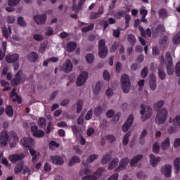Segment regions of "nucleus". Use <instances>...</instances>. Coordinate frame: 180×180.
Listing matches in <instances>:
<instances>
[{
    "label": "nucleus",
    "mask_w": 180,
    "mask_h": 180,
    "mask_svg": "<svg viewBox=\"0 0 180 180\" xmlns=\"http://www.w3.org/2000/svg\"><path fill=\"white\" fill-rule=\"evenodd\" d=\"M50 160L52 164H55V165H63L64 164V159L60 155H51Z\"/></svg>",
    "instance_id": "nucleus-14"
},
{
    "label": "nucleus",
    "mask_w": 180,
    "mask_h": 180,
    "mask_svg": "<svg viewBox=\"0 0 180 180\" xmlns=\"http://www.w3.org/2000/svg\"><path fill=\"white\" fill-rule=\"evenodd\" d=\"M166 60L167 61V64L173 63H172V55L171 54V52L166 53Z\"/></svg>",
    "instance_id": "nucleus-56"
},
{
    "label": "nucleus",
    "mask_w": 180,
    "mask_h": 180,
    "mask_svg": "<svg viewBox=\"0 0 180 180\" xmlns=\"http://www.w3.org/2000/svg\"><path fill=\"white\" fill-rule=\"evenodd\" d=\"M102 172H103V169H98L94 174V175H91V169H86L84 174L86 176L82 177V180H98L99 176H102Z\"/></svg>",
    "instance_id": "nucleus-3"
},
{
    "label": "nucleus",
    "mask_w": 180,
    "mask_h": 180,
    "mask_svg": "<svg viewBox=\"0 0 180 180\" xmlns=\"http://www.w3.org/2000/svg\"><path fill=\"white\" fill-rule=\"evenodd\" d=\"M103 77L105 81H110V74L108 72V70H104Z\"/></svg>",
    "instance_id": "nucleus-57"
},
{
    "label": "nucleus",
    "mask_w": 180,
    "mask_h": 180,
    "mask_svg": "<svg viewBox=\"0 0 180 180\" xmlns=\"http://www.w3.org/2000/svg\"><path fill=\"white\" fill-rule=\"evenodd\" d=\"M39 159H40V153H39V152H38V153H36L35 155H34L32 156V162L34 163L37 162Z\"/></svg>",
    "instance_id": "nucleus-62"
},
{
    "label": "nucleus",
    "mask_w": 180,
    "mask_h": 180,
    "mask_svg": "<svg viewBox=\"0 0 180 180\" xmlns=\"http://www.w3.org/2000/svg\"><path fill=\"white\" fill-rule=\"evenodd\" d=\"M129 162H130V160H129L128 158H124L122 159V160L120 162L119 166L115 169V172H120V171L124 169V168L127 167Z\"/></svg>",
    "instance_id": "nucleus-12"
},
{
    "label": "nucleus",
    "mask_w": 180,
    "mask_h": 180,
    "mask_svg": "<svg viewBox=\"0 0 180 180\" xmlns=\"http://www.w3.org/2000/svg\"><path fill=\"white\" fill-rule=\"evenodd\" d=\"M94 115L96 116V117H99V116H101V115H102V107H101L100 105L94 108Z\"/></svg>",
    "instance_id": "nucleus-47"
},
{
    "label": "nucleus",
    "mask_w": 180,
    "mask_h": 180,
    "mask_svg": "<svg viewBox=\"0 0 180 180\" xmlns=\"http://www.w3.org/2000/svg\"><path fill=\"white\" fill-rule=\"evenodd\" d=\"M178 127H169V129H167V133L169 134H174V133H176L178 131Z\"/></svg>",
    "instance_id": "nucleus-55"
},
{
    "label": "nucleus",
    "mask_w": 180,
    "mask_h": 180,
    "mask_svg": "<svg viewBox=\"0 0 180 180\" xmlns=\"http://www.w3.org/2000/svg\"><path fill=\"white\" fill-rule=\"evenodd\" d=\"M98 56L100 58H105L108 56V47L105 45V39H101L98 41Z\"/></svg>",
    "instance_id": "nucleus-5"
},
{
    "label": "nucleus",
    "mask_w": 180,
    "mask_h": 180,
    "mask_svg": "<svg viewBox=\"0 0 180 180\" xmlns=\"http://www.w3.org/2000/svg\"><path fill=\"white\" fill-rule=\"evenodd\" d=\"M160 150H161L160 143H158V141H156L153 146V153H154L155 154H158V153H160Z\"/></svg>",
    "instance_id": "nucleus-44"
},
{
    "label": "nucleus",
    "mask_w": 180,
    "mask_h": 180,
    "mask_svg": "<svg viewBox=\"0 0 180 180\" xmlns=\"http://www.w3.org/2000/svg\"><path fill=\"white\" fill-rule=\"evenodd\" d=\"M92 115H94V110L90 109L84 117L85 120H91L92 119Z\"/></svg>",
    "instance_id": "nucleus-52"
},
{
    "label": "nucleus",
    "mask_w": 180,
    "mask_h": 180,
    "mask_svg": "<svg viewBox=\"0 0 180 180\" xmlns=\"http://www.w3.org/2000/svg\"><path fill=\"white\" fill-rule=\"evenodd\" d=\"M79 162H81V159H79V157L75 155L69 161L68 166L73 167L74 164H79Z\"/></svg>",
    "instance_id": "nucleus-31"
},
{
    "label": "nucleus",
    "mask_w": 180,
    "mask_h": 180,
    "mask_svg": "<svg viewBox=\"0 0 180 180\" xmlns=\"http://www.w3.org/2000/svg\"><path fill=\"white\" fill-rule=\"evenodd\" d=\"M127 41H129V44H131V46H135L137 39H136V36H134V34H129L127 37Z\"/></svg>",
    "instance_id": "nucleus-36"
},
{
    "label": "nucleus",
    "mask_w": 180,
    "mask_h": 180,
    "mask_svg": "<svg viewBox=\"0 0 180 180\" xmlns=\"http://www.w3.org/2000/svg\"><path fill=\"white\" fill-rule=\"evenodd\" d=\"M111 160H112V155L110 153H107L101 159V164L103 165H106V164H108V162H110Z\"/></svg>",
    "instance_id": "nucleus-32"
},
{
    "label": "nucleus",
    "mask_w": 180,
    "mask_h": 180,
    "mask_svg": "<svg viewBox=\"0 0 180 180\" xmlns=\"http://www.w3.org/2000/svg\"><path fill=\"white\" fill-rule=\"evenodd\" d=\"M86 61L88 64H92L95 61V55L94 53H87L85 56Z\"/></svg>",
    "instance_id": "nucleus-37"
},
{
    "label": "nucleus",
    "mask_w": 180,
    "mask_h": 180,
    "mask_svg": "<svg viewBox=\"0 0 180 180\" xmlns=\"http://www.w3.org/2000/svg\"><path fill=\"white\" fill-rule=\"evenodd\" d=\"M13 96H15L16 98H13V102H17L18 105H20L22 103V97L16 94V89L15 88L10 93V98H13Z\"/></svg>",
    "instance_id": "nucleus-17"
},
{
    "label": "nucleus",
    "mask_w": 180,
    "mask_h": 180,
    "mask_svg": "<svg viewBox=\"0 0 180 180\" xmlns=\"http://www.w3.org/2000/svg\"><path fill=\"white\" fill-rule=\"evenodd\" d=\"M23 154H15L11 156V162L13 164H16L18 161H20L21 160H23Z\"/></svg>",
    "instance_id": "nucleus-26"
},
{
    "label": "nucleus",
    "mask_w": 180,
    "mask_h": 180,
    "mask_svg": "<svg viewBox=\"0 0 180 180\" xmlns=\"http://www.w3.org/2000/svg\"><path fill=\"white\" fill-rule=\"evenodd\" d=\"M121 85L122 86L124 94H129L131 87L130 77L127 74H124L121 77Z\"/></svg>",
    "instance_id": "nucleus-2"
},
{
    "label": "nucleus",
    "mask_w": 180,
    "mask_h": 180,
    "mask_svg": "<svg viewBox=\"0 0 180 180\" xmlns=\"http://www.w3.org/2000/svg\"><path fill=\"white\" fill-rule=\"evenodd\" d=\"M156 32L158 33H162L163 32H165V27L162 24H159L156 27Z\"/></svg>",
    "instance_id": "nucleus-54"
},
{
    "label": "nucleus",
    "mask_w": 180,
    "mask_h": 180,
    "mask_svg": "<svg viewBox=\"0 0 180 180\" xmlns=\"http://www.w3.org/2000/svg\"><path fill=\"white\" fill-rule=\"evenodd\" d=\"M20 143L22 146L25 148H30V147H33V144H34V141L32 138L25 137L20 140Z\"/></svg>",
    "instance_id": "nucleus-8"
},
{
    "label": "nucleus",
    "mask_w": 180,
    "mask_h": 180,
    "mask_svg": "<svg viewBox=\"0 0 180 180\" xmlns=\"http://www.w3.org/2000/svg\"><path fill=\"white\" fill-rule=\"evenodd\" d=\"M18 23L20 26H22V27H26V26H27V23L26 22V21H25L23 17L18 18Z\"/></svg>",
    "instance_id": "nucleus-49"
},
{
    "label": "nucleus",
    "mask_w": 180,
    "mask_h": 180,
    "mask_svg": "<svg viewBox=\"0 0 180 180\" xmlns=\"http://www.w3.org/2000/svg\"><path fill=\"white\" fill-rule=\"evenodd\" d=\"M158 77L162 81H164L167 78V73H165L164 69L158 68Z\"/></svg>",
    "instance_id": "nucleus-41"
},
{
    "label": "nucleus",
    "mask_w": 180,
    "mask_h": 180,
    "mask_svg": "<svg viewBox=\"0 0 180 180\" xmlns=\"http://www.w3.org/2000/svg\"><path fill=\"white\" fill-rule=\"evenodd\" d=\"M33 19L37 25H44L46 20H47V15L41 14L34 15Z\"/></svg>",
    "instance_id": "nucleus-9"
},
{
    "label": "nucleus",
    "mask_w": 180,
    "mask_h": 180,
    "mask_svg": "<svg viewBox=\"0 0 180 180\" xmlns=\"http://www.w3.org/2000/svg\"><path fill=\"white\" fill-rule=\"evenodd\" d=\"M98 158H99V155L98 154H92L89 157V158L86 162L83 161L82 164L84 167H86L88 164H91V162H94V161Z\"/></svg>",
    "instance_id": "nucleus-20"
},
{
    "label": "nucleus",
    "mask_w": 180,
    "mask_h": 180,
    "mask_svg": "<svg viewBox=\"0 0 180 180\" xmlns=\"http://www.w3.org/2000/svg\"><path fill=\"white\" fill-rule=\"evenodd\" d=\"M30 172H32V169H30V167L25 166L22 168V174L23 175H26V174H28V175H30Z\"/></svg>",
    "instance_id": "nucleus-60"
},
{
    "label": "nucleus",
    "mask_w": 180,
    "mask_h": 180,
    "mask_svg": "<svg viewBox=\"0 0 180 180\" xmlns=\"http://www.w3.org/2000/svg\"><path fill=\"white\" fill-rule=\"evenodd\" d=\"M77 49V43L75 41H69L66 46V50L68 53H72Z\"/></svg>",
    "instance_id": "nucleus-23"
},
{
    "label": "nucleus",
    "mask_w": 180,
    "mask_h": 180,
    "mask_svg": "<svg viewBox=\"0 0 180 180\" xmlns=\"http://www.w3.org/2000/svg\"><path fill=\"white\" fill-rule=\"evenodd\" d=\"M10 136H11V137L13 139V142L10 143V147L11 148H13L16 146V143L19 141V139L18 138V135L15 133L14 131H10Z\"/></svg>",
    "instance_id": "nucleus-25"
},
{
    "label": "nucleus",
    "mask_w": 180,
    "mask_h": 180,
    "mask_svg": "<svg viewBox=\"0 0 180 180\" xmlns=\"http://www.w3.org/2000/svg\"><path fill=\"white\" fill-rule=\"evenodd\" d=\"M53 147H60V144L57 143L55 141H51L49 143V148L50 150H53Z\"/></svg>",
    "instance_id": "nucleus-61"
},
{
    "label": "nucleus",
    "mask_w": 180,
    "mask_h": 180,
    "mask_svg": "<svg viewBox=\"0 0 180 180\" xmlns=\"http://www.w3.org/2000/svg\"><path fill=\"white\" fill-rule=\"evenodd\" d=\"M170 144H171V141H169V138H167L163 142H162V144H161L162 149L168 150Z\"/></svg>",
    "instance_id": "nucleus-38"
},
{
    "label": "nucleus",
    "mask_w": 180,
    "mask_h": 180,
    "mask_svg": "<svg viewBox=\"0 0 180 180\" xmlns=\"http://www.w3.org/2000/svg\"><path fill=\"white\" fill-rule=\"evenodd\" d=\"M169 123H172L174 127H180V115H176V117L172 119V117L169 118Z\"/></svg>",
    "instance_id": "nucleus-19"
},
{
    "label": "nucleus",
    "mask_w": 180,
    "mask_h": 180,
    "mask_svg": "<svg viewBox=\"0 0 180 180\" xmlns=\"http://www.w3.org/2000/svg\"><path fill=\"white\" fill-rule=\"evenodd\" d=\"M173 63H167L166 68L168 75H172L174 74V68H172Z\"/></svg>",
    "instance_id": "nucleus-43"
},
{
    "label": "nucleus",
    "mask_w": 180,
    "mask_h": 180,
    "mask_svg": "<svg viewBox=\"0 0 180 180\" xmlns=\"http://www.w3.org/2000/svg\"><path fill=\"white\" fill-rule=\"evenodd\" d=\"M31 131L34 137H44V131L39 129V127L36 125L31 127Z\"/></svg>",
    "instance_id": "nucleus-11"
},
{
    "label": "nucleus",
    "mask_w": 180,
    "mask_h": 180,
    "mask_svg": "<svg viewBox=\"0 0 180 180\" xmlns=\"http://www.w3.org/2000/svg\"><path fill=\"white\" fill-rule=\"evenodd\" d=\"M71 129L72 130L73 134H79V129H78L77 125H72Z\"/></svg>",
    "instance_id": "nucleus-63"
},
{
    "label": "nucleus",
    "mask_w": 180,
    "mask_h": 180,
    "mask_svg": "<svg viewBox=\"0 0 180 180\" xmlns=\"http://www.w3.org/2000/svg\"><path fill=\"white\" fill-rule=\"evenodd\" d=\"M99 26H101L103 27V30H106L109 26V21L105 20H101L99 22Z\"/></svg>",
    "instance_id": "nucleus-48"
},
{
    "label": "nucleus",
    "mask_w": 180,
    "mask_h": 180,
    "mask_svg": "<svg viewBox=\"0 0 180 180\" xmlns=\"http://www.w3.org/2000/svg\"><path fill=\"white\" fill-rule=\"evenodd\" d=\"M143 155H137L136 156H134V158L131 160V167H134L136 165L139 161H141V160H143Z\"/></svg>",
    "instance_id": "nucleus-27"
},
{
    "label": "nucleus",
    "mask_w": 180,
    "mask_h": 180,
    "mask_svg": "<svg viewBox=\"0 0 180 180\" xmlns=\"http://www.w3.org/2000/svg\"><path fill=\"white\" fill-rule=\"evenodd\" d=\"M8 140L9 135L8 134V132H6V130H3L0 135V144H2V146H6Z\"/></svg>",
    "instance_id": "nucleus-16"
},
{
    "label": "nucleus",
    "mask_w": 180,
    "mask_h": 180,
    "mask_svg": "<svg viewBox=\"0 0 180 180\" xmlns=\"http://www.w3.org/2000/svg\"><path fill=\"white\" fill-rule=\"evenodd\" d=\"M134 122V116L133 115V114H131L125 123H124V124L122 127V131H124V133H126L127 131H129V129H130V127H131V124H133V122Z\"/></svg>",
    "instance_id": "nucleus-6"
},
{
    "label": "nucleus",
    "mask_w": 180,
    "mask_h": 180,
    "mask_svg": "<svg viewBox=\"0 0 180 180\" xmlns=\"http://www.w3.org/2000/svg\"><path fill=\"white\" fill-rule=\"evenodd\" d=\"M85 1L86 0H80L77 6L75 4H73V6H72L73 12H79V11L82 9V5H84V4H85Z\"/></svg>",
    "instance_id": "nucleus-28"
},
{
    "label": "nucleus",
    "mask_w": 180,
    "mask_h": 180,
    "mask_svg": "<svg viewBox=\"0 0 180 180\" xmlns=\"http://www.w3.org/2000/svg\"><path fill=\"white\" fill-rule=\"evenodd\" d=\"M72 62H71V60L68 59L66 60L65 63L62 65V70L64 71V72H66V74H68V72H71L72 71L73 68Z\"/></svg>",
    "instance_id": "nucleus-13"
},
{
    "label": "nucleus",
    "mask_w": 180,
    "mask_h": 180,
    "mask_svg": "<svg viewBox=\"0 0 180 180\" xmlns=\"http://www.w3.org/2000/svg\"><path fill=\"white\" fill-rule=\"evenodd\" d=\"M141 75L142 78H147V75H148V68L145 66L141 72Z\"/></svg>",
    "instance_id": "nucleus-50"
},
{
    "label": "nucleus",
    "mask_w": 180,
    "mask_h": 180,
    "mask_svg": "<svg viewBox=\"0 0 180 180\" xmlns=\"http://www.w3.org/2000/svg\"><path fill=\"white\" fill-rule=\"evenodd\" d=\"M127 13V11L124 10H119L117 13L114 14V18H115V19L120 20Z\"/></svg>",
    "instance_id": "nucleus-34"
},
{
    "label": "nucleus",
    "mask_w": 180,
    "mask_h": 180,
    "mask_svg": "<svg viewBox=\"0 0 180 180\" xmlns=\"http://www.w3.org/2000/svg\"><path fill=\"white\" fill-rule=\"evenodd\" d=\"M167 117H168V110L167 108H163L158 111L155 117V122L157 124H162L165 123L167 120Z\"/></svg>",
    "instance_id": "nucleus-1"
},
{
    "label": "nucleus",
    "mask_w": 180,
    "mask_h": 180,
    "mask_svg": "<svg viewBox=\"0 0 180 180\" xmlns=\"http://www.w3.org/2000/svg\"><path fill=\"white\" fill-rule=\"evenodd\" d=\"M146 136H147L146 129L143 130L140 135L139 144H141V146H144V144H146Z\"/></svg>",
    "instance_id": "nucleus-33"
},
{
    "label": "nucleus",
    "mask_w": 180,
    "mask_h": 180,
    "mask_svg": "<svg viewBox=\"0 0 180 180\" xmlns=\"http://www.w3.org/2000/svg\"><path fill=\"white\" fill-rule=\"evenodd\" d=\"M19 60V54L14 53L13 55L7 56L6 57V61L9 63H16Z\"/></svg>",
    "instance_id": "nucleus-18"
},
{
    "label": "nucleus",
    "mask_w": 180,
    "mask_h": 180,
    "mask_svg": "<svg viewBox=\"0 0 180 180\" xmlns=\"http://www.w3.org/2000/svg\"><path fill=\"white\" fill-rule=\"evenodd\" d=\"M47 124V120L44 117H40L38 120V126L41 127V129L46 128V126Z\"/></svg>",
    "instance_id": "nucleus-40"
},
{
    "label": "nucleus",
    "mask_w": 180,
    "mask_h": 180,
    "mask_svg": "<svg viewBox=\"0 0 180 180\" xmlns=\"http://www.w3.org/2000/svg\"><path fill=\"white\" fill-rule=\"evenodd\" d=\"M88 79V72H82L76 80V84L77 86H82Z\"/></svg>",
    "instance_id": "nucleus-7"
},
{
    "label": "nucleus",
    "mask_w": 180,
    "mask_h": 180,
    "mask_svg": "<svg viewBox=\"0 0 180 180\" xmlns=\"http://www.w3.org/2000/svg\"><path fill=\"white\" fill-rule=\"evenodd\" d=\"M23 72L22 70H19L17 74H15V77L11 79V85L13 86H18L20 82H22V75Z\"/></svg>",
    "instance_id": "nucleus-10"
},
{
    "label": "nucleus",
    "mask_w": 180,
    "mask_h": 180,
    "mask_svg": "<svg viewBox=\"0 0 180 180\" xmlns=\"http://www.w3.org/2000/svg\"><path fill=\"white\" fill-rule=\"evenodd\" d=\"M173 44H180V32L177 33L174 37H173Z\"/></svg>",
    "instance_id": "nucleus-51"
},
{
    "label": "nucleus",
    "mask_w": 180,
    "mask_h": 180,
    "mask_svg": "<svg viewBox=\"0 0 180 180\" xmlns=\"http://www.w3.org/2000/svg\"><path fill=\"white\" fill-rule=\"evenodd\" d=\"M22 0H8V6H16Z\"/></svg>",
    "instance_id": "nucleus-53"
},
{
    "label": "nucleus",
    "mask_w": 180,
    "mask_h": 180,
    "mask_svg": "<svg viewBox=\"0 0 180 180\" xmlns=\"http://www.w3.org/2000/svg\"><path fill=\"white\" fill-rule=\"evenodd\" d=\"M6 113L7 116L12 117V116H13V107H12V105H7L6 108Z\"/></svg>",
    "instance_id": "nucleus-45"
},
{
    "label": "nucleus",
    "mask_w": 180,
    "mask_h": 180,
    "mask_svg": "<svg viewBox=\"0 0 180 180\" xmlns=\"http://www.w3.org/2000/svg\"><path fill=\"white\" fill-rule=\"evenodd\" d=\"M94 27H95V24L91 23L87 27H84L82 29V32L83 33H86L88 32H91V30H94Z\"/></svg>",
    "instance_id": "nucleus-46"
},
{
    "label": "nucleus",
    "mask_w": 180,
    "mask_h": 180,
    "mask_svg": "<svg viewBox=\"0 0 180 180\" xmlns=\"http://www.w3.org/2000/svg\"><path fill=\"white\" fill-rule=\"evenodd\" d=\"M161 171L166 178H169L172 172V166L171 165H166L161 168Z\"/></svg>",
    "instance_id": "nucleus-15"
},
{
    "label": "nucleus",
    "mask_w": 180,
    "mask_h": 180,
    "mask_svg": "<svg viewBox=\"0 0 180 180\" xmlns=\"http://www.w3.org/2000/svg\"><path fill=\"white\" fill-rule=\"evenodd\" d=\"M118 165H119V159L117 158H115L109 164V165L108 167V169L109 171H112V169H115V168H116V167H117Z\"/></svg>",
    "instance_id": "nucleus-29"
},
{
    "label": "nucleus",
    "mask_w": 180,
    "mask_h": 180,
    "mask_svg": "<svg viewBox=\"0 0 180 180\" xmlns=\"http://www.w3.org/2000/svg\"><path fill=\"white\" fill-rule=\"evenodd\" d=\"M158 16L160 18V19H165L167 16H168V11H167V9L165 8H161L158 11Z\"/></svg>",
    "instance_id": "nucleus-30"
},
{
    "label": "nucleus",
    "mask_w": 180,
    "mask_h": 180,
    "mask_svg": "<svg viewBox=\"0 0 180 180\" xmlns=\"http://www.w3.org/2000/svg\"><path fill=\"white\" fill-rule=\"evenodd\" d=\"M141 109H142L141 110V115H142L141 120H142V122H146L147 119H150V117H151L153 109L150 106H148L146 108V106L143 104H141Z\"/></svg>",
    "instance_id": "nucleus-4"
},
{
    "label": "nucleus",
    "mask_w": 180,
    "mask_h": 180,
    "mask_svg": "<svg viewBox=\"0 0 180 180\" xmlns=\"http://www.w3.org/2000/svg\"><path fill=\"white\" fill-rule=\"evenodd\" d=\"M119 179V174L115 173L110 176L107 180H117Z\"/></svg>",
    "instance_id": "nucleus-64"
},
{
    "label": "nucleus",
    "mask_w": 180,
    "mask_h": 180,
    "mask_svg": "<svg viewBox=\"0 0 180 180\" xmlns=\"http://www.w3.org/2000/svg\"><path fill=\"white\" fill-rule=\"evenodd\" d=\"M173 165H174V174L176 175H177V174H179V171H180V158H176L174 160Z\"/></svg>",
    "instance_id": "nucleus-24"
},
{
    "label": "nucleus",
    "mask_w": 180,
    "mask_h": 180,
    "mask_svg": "<svg viewBox=\"0 0 180 180\" xmlns=\"http://www.w3.org/2000/svg\"><path fill=\"white\" fill-rule=\"evenodd\" d=\"M106 140H108L109 143H115V141H116V137L111 134L107 135Z\"/></svg>",
    "instance_id": "nucleus-59"
},
{
    "label": "nucleus",
    "mask_w": 180,
    "mask_h": 180,
    "mask_svg": "<svg viewBox=\"0 0 180 180\" xmlns=\"http://www.w3.org/2000/svg\"><path fill=\"white\" fill-rule=\"evenodd\" d=\"M175 73L176 77H180V61L177 62L176 64Z\"/></svg>",
    "instance_id": "nucleus-58"
},
{
    "label": "nucleus",
    "mask_w": 180,
    "mask_h": 180,
    "mask_svg": "<svg viewBox=\"0 0 180 180\" xmlns=\"http://www.w3.org/2000/svg\"><path fill=\"white\" fill-rule=\"evenodd\" d=\"M84 106V101L79 99L77 104V113H81L82 108Z\"/></svg>",
    "instance_id": "nucleus-42"
},
{
    "label": "nucleus",
    "mask_w": 180,
    "mask_h": 180,
    "mask_svg": "<svg viewBox=\"0 0 180 180\" xmlns=\"http://www.w3.org/2000/svg\"><path fill=\"white\" fill-rule=\"evenodd\" d=\"M149 157L150 158V165H152V167H155V165H157V164L161 161V158L155 157L154 154H150Z\"/></svg>",
    "instance_id": "nucleus-22"
},
{
    "label": "nucleus",
    "mask_w": 180,
    "mask_h": 180,
    "mask_svg": "<svg viewBox=\"0 0 180 180\" xmlns=\"http://www.w3.org/2000/svg\"><path fill=\"white\" fill-rule=\"evenodd\" d=\"M23 171V162L19 163L16 167L14 169V173L15 175H19L20 172Z\"/></svg>",
    "instance_id": "nucleus-39"
},
{
    "label": "nucleus",
    "mask_w": 180,
    "mask_h": 180,
    "mask_svg": "<svg viewBox=\"0 0 180 180\" xmlns=\"http://www.w3.org/2000/svg\"><path fill=\"white\" fill-rule=\"evenodd\" d=\"M27 60L30 63H36L39 60V54L36 52H30L27 56Z\"/></svg>",
    "instance_id": "nucleus-21"
},
{
    "label": "nucleus",
    "mask_w": 180,
    "mask_h": 180,
    "mask_svg": "<svg viewBox=\"0 0 180 180\" xmlns=\"http://www.w3.org/2000/svg\"><path fill=\"white\" fill-rule=\"evenodd\" d=\"M102 88V84L101 82H98L96 84L95 87L93 89V92L94 95H99L101 94V89Z\"/></svg>",
    "instance_id": "nucleus-35"
}]
</instances>
